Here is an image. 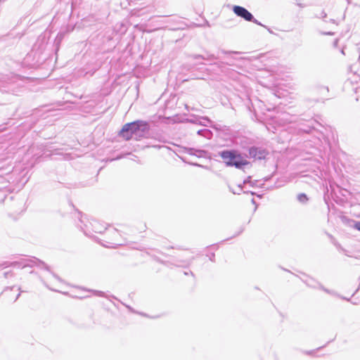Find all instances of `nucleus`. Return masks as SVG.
Returning <instances> with one entry per match:
<instances>
[{"label": "nucleus", "instance_id": "1", "mask_svg": "<svg viewBox=\"0 0 360 360\" xmlns=\"http://www.w3.org/2000/svg\"><path fill=\"white\" fill-rule=\"evenodd\" d=\"M150 129V124L148 122L139 120L125 124L119 134L126 141H129L133 138L136 140H141L146 137Z\"/></svg>", "mask_w": 360, "mask_h": 360}, {"label": "nucleus", "instance_id": "37", "mask_svg": "<svg viewBox=\"0 0 360 360\" xmlns=\"http://www.w3.org/2000/svg\"><path fill=\"white\" fill-rule=\"evenodd\" d=\"M93 231H94V232H99V233H101V231H98V229H93Z\"/></svg>", "mask_w": 360, "mask_h": 360}, {"label": "nucleus", "instance_id": "34", "mask_svg": "<svg viewBox=\"0 0 360 360\" xmlns=\"http://www.w3.org/2000/svg\"><path fill=\"white\" fill-rule=\"evenodd\" d=\"M221 64H226V65H232L231 63H229V62H226V63L221 62Z\"/></svg>", "mask_w": 360, "mask_h": 360}, {"label": "nucleus", "instance_id": "36", "mask_svg": "<svg viewBox=\"0 0 360 360\" xmlns=\"http://www.w3.org/2000/svg\"><path fill=\"white\" fill-rule=\"evenodd\" d=\"M188 122H191V123H196V122L195 120H188Z\"/></svg>", "mask_w": 360, "mask_h": 360}, {"label": "nucleus", "instance_id": "35", "mask_svg": "<svg viewBox=\"0 0 360 360\" xmlns=\"http://www.w3.org/2000/svg\"><path fill=\"white\" fill-rule=\"evenodd\" d=\"M20 295V293L19 292V293L17 295V296H16V297H15V301H16V300L19 298Z\"/></svg>", "mask_w": 360, "mask_h": 360}, {"label": "nucleus", "instance_id": "39", "mask_svg": "<svg viewBox=\"0 0 360 360\" xmlns=\"http://www.w3.org/2000/svg\"><path fill=\"white\" fill-rule=\"evenodd\" d=\"M338 39H336L334 42V45L336 46L338 44Z\"/></svg>", "mask_w": 360, "mask_h": 360}, {"label": "nucleus", "instance_id": "41", "mask_svg": "<svg viewBox=\"0 0 360 360\" xmlns=\"http://www.w3.org/2000/svg\"><path fill=\"white\" fill-rule=\"evenodd\" d=\"M196 26H200V27H202V26H204V25H196Z\"/></svg>", "mask_w": 360, "mask_h": 360}, {"label": "nucleus", "instance_id": "22", "mask_svg": "<svg viewBox=\"0 0 360 360\" xmlns=\"http://www.w3.org/2000/svg\"><path fill=\"white\" fill-rule=\"evenodd\" d=\"M321 34H323V35H333L334 32H321Z\"/></svg>", "mask_w": 360, "mask_h": 360}, {"label": "nucleus", "instance_id": "28", "mask_svg": "<svg viewBox=\"0 0 360 360\" xmlns=\"http://www.w3.org/2000/svg\"><path fill=\"white\" fill-rule=\"evenodd\" d=\"M184 274H185V275H186V276H187V275L191 274V275H192L193 276H194V274H193V273L191 271H190L189 272H186V271H185V272H184Z\"/></svg>", "mask_w": 360, "mask_h": 360}, {"label": "nucleus", "instance_id": "17", "mask_svg": "<svg viewBox=\"0 0 360 360\" xmlns=\"http://www.w3.org/2000/svg\"><path fill=\"white\" fill-rule=\"evenodd\" d=\"M317 285H319V288L321 289L322 290H323L324 292L328 293V294H331V291L326 288H324L320 283H317Z\"/></svg>", "mask_w": 360, "mask_h": 360}, {"label": "nucleus", "instance_id": "18", "mask_svg": "<svg viewBox=\"0 0 360 360\" xmlns=\"http://www.w3.org/2000/svg\"><path fill=\"white\" fill-rule=\"evenodd\" d=\"M94 295L98 297H105V292L99 290H93Z\"/></svg>", "mask_w": 360, "mask_h": 360}, {"label": "nucleus", "instance_id": "33", "mask_svg": "<svg viewBox=\"0 0 360 360\" xmlns=\"http://www.w3.org/2000/svg\"><path fill=\"white\" fill-rule=\"evenodd\" d=\"M265 28H266V29L269 31V32H270L271 34H273V33H274V32H273V31H272V30H271V29H270V28H269L267 26H266V27H265Z\"/></svg>", "mask_w": 360, "mask_h": 360}, {"label": "nucleus", "instance_id": "25", "mask_svg": "<svg viewBox=\"0 0 360 360\" xmlns=\"http://www.w3.org/2000/svg\"><path fill=\"white\" fill-rule=\"evenodd\" d=\"M201 119L207 121V122H211V120L207 117H202Z\"/></svg>", "mask_w": 360, "mask_h": 360}, {"label": "nucleus", "instance_id": "29", "mask_svg": "<svg viewBox=\"0 0 360 360\" xmlns=\"http://www.w3.org/2000/svg\"><path fill=\"white\" fill-rule=\"evenodd\" d=\"M244 193H250L252 195H255V193L253 191H243Z\"/></svg>", "mask_w": 360, "mask_h": 360}, {"label": "nucleus", "instance_id": "16", "mask_svg": "<svg viewBox=\"0 0 360 360\" xmlns=\"http://www.w3.org/2000/svg\"><path fill=\"white\" fill-rule=\"evenodd\" d=\"M250 22H254V23H255V24H257L258 25L262 26L264 27H266V25H263L262 22L258 21L256 18H255L254 16H253V19H252Z\"/></svg>", "mask_w": 360, "mask_h": 360}, {"label": "nucleus", "instance_id": "5", "mask_svg": "<svg viewBox=\"0 0 360 360\" xmlns=\"http://www.w3.org/2000/svg\"><path fill=\"white\" fill-rule=\"evenodd\" d=\"M23 86V77L20 75H13L8 79L7 90L13 94L18 93V89Z\"/></svg>", "mask_w": 360, "mask_h": 360}, {"label": "nucleus", "instance_id": "32", "mask_svg": "<svg viewBox=\"0 0 360 360\" xmlns=\"http://www.w3.org/2000/svg\"><path fill=\"white\" fill-rule=\"evenodd\" d=\"M205 25H207V27H210L209 22L206 20H205Z\"/></svg>", "mask_w": 360, "mask_h": 360}, {"label": "nucleus", "instance_id": "20", "mask_svg": "<svg viewBox=\"0 0 360 360\" xmlns=\"http://www.w3.org/2000/svg\"><path fill=\"white\" fill-rule=\"evenodd\" d=\"M209 257V259L210 261L212 262H214L215 261V255L214 253H211L210 255H207Z\"/></svg>", "mask_w": 360, "mask_h": 360}, {"label": "nucleus", "instance_id": "14", "mask_svg": "<svg viewBox=\"0 0 360 360\" xmlns=\"http://www.w3.org/2000/svg\"><path fill=\"white\" fill-rule=\"evenodd\" d=\"M243 184H238V189H237V191L233 190V189L231 187H230V186H229V191H230L232 193H233V194H237V195H240V193L243 191Z\"/></svg>", "mask_w": 360, "mask_h": 360}, {"label": "nucleus", "instance_id": "23", "mask_svg": "<svg viewBox=\"0 0 360 360\" xmlns=\"http://www.w3.org/2000/svg\"><path fill=\"white\" fill-rule=\"evenodd\" d=\"M221 53H224V54L238 53V52L226 51H224V50L221 51Z\"/></svg>", "mask_w": 360, "mask_h": 360}, {"label": "nucleus", "instance_id": "26", "mask_svg": "<svg viewBox=\"0 0 360 360\" xmlns=\"http://www.w3.org/2000/svg\"><path fill=\"white\" fill-rule=\"evenodd\" d=\"M193 259V257H192V259H189V260L186 262V266H189L191 264Z\"/></svg>", "mask_w": 360, "mask_h": 360}, {"label": "nucleus", "instance_id": "10", "mask_svg": "<svg viewBox=\"0 0 360 360\" xmlns=\"http://www.w3.org/2000/svg\"><path fill=\"white\" fill-rule=\"evenodd\" d=\"M193 58L194 59H199V58H201V59H203V60H216L218 58L217 56H215L214 54H207V56H203V55H194L193 56Z\"/></svg>", "mask_w": 360, "mask_h": 360}, {"label": "nucleus", "instance_id": "38", "mask_svg": "<svg viewBox=\"0 0 360 360\" xmlns=\"http://www.w3.org/2000/svg\"><path fill=\"white\" fill-rule=\"evenodd\" d=\"M330 22H331L332 23H335V20L334 19H330Z\"/></svg>", "mask_w": 360, "mask_h": 360}, {"label": "nucleus", "instance_id": "19", "mask_svg": "<svg viewBox=\"0 0 360 360\" xmlns=\"http://www.w3.org/2000/svg\"><path fill=\"white\" fill-rule=\"evenodd\" d=\"M327 16V14L323 11L321 12L319 15H316L317 18L325 19Z\"/></svg>", "mask_w": 360, "mask_h": 360}, {"label": "nucleus", "instance_id": "2", "mask_svg": "<svg viewBox=\"0 0 360 360\" xmlns=\"http://www.w3.org/2000/svg\"><path fill=\"white\" fill-rule=\"evenodd\" d=\"M218 155L223 160L227 167H234L238 169H243L246 166L250 167L251 163L245 159L238 150L235 149H226L218 153Z\"/></svg>", "mask_w": 360, "mask_h": 360}, {"label": "nucleus", "instance_id": "9", "mask_svg": "<svg viewBox=\"0 0 360 360\" xmlns=\"http://www.w3.org/2000/svg\"><path fill=\"white\" fill-rule=\"evenodd\" d=\"M196 133L199 136H202L207 139H211L213 136L212 131L208 129H199L196 131Z\"/></svg>", "mask_w": 360, "mask_h": 360}, {"label": "nucleus", "instance_id": "31", "mask_svg": "<svg viewBox=\"0 0 360 360\" xmlns=\"http://www.w3.org/2000/svg\"><path fill=\"white\" fill-rule=\"evenodd\" d=\"M243 230H244V229H243V228H241V229H240V231H239L237 234L234 235L233 236L235 237V236H238L240 233H241L243 231Z\"/></svg>", "mask_w": 360, "mask_h": 360}, {"label": "nucleus", "instance_id": "13", "mask_svg": "<svg viewBox=\"0 0 360 360\" xmlns=\"http://www.w3.org/2000/svg\"><path fill=\"white\" fill-rule=\"evenodd\" d=\"M317 281H314L312 278H309L305 281V283L310 288H319V285H317Z\"/></svg>", "mask_w": 360, "mask_h": 360}, {"label": "nucleus", "instance_id": "21", "mask_svg": "<svg viewBox=\"0 0 360 360\" xmlns=\"http://www.w3.org/2000/svg\"><path fill=\"white\" fill-rule=\"evenodd\" d=\"M354 227L360 231V221H356L355 222L354 225Z\"/></svg>", "mask_w": 360, "mask_h": 360}, {"label": "nucleus", "instance_id": "4", "mask_svg": "<svg viewBox=\"0 0 360 360\" xmlns=\"http://www.w3.org/2000/svg\"><path fill=\"white\" fill-rule=\"evenodd\" d=\"M249 155H245V158H254L255 160H264L269 154V151L262 147L250 146L248 148Z\"/></svg>", "mask_w": 360, "mask_h": 360}, {"label": "nucleus", "instance_id": "8", "mask_svg": "<svg viewBox=\"0 0 360 360\" xmlns=\"http://www.w3.org/2000/svg\"><path fill=\"white\" fill-rule=\"evenodd\" d=\"M78 215H79V222L80 224H77L78 227L81 229V231H82L84 232V233L86 236H90L91 235V231L89 229V226L86 224H84L83 219H82V214L81 212H78Z\"/></svg>", "mask_w": 360, "mask_h": 360}, {"label": "nucleus", "instance_id": "12", "mask_svg": "<svg viewBox=\"0 0 360 360\" xmlns=\"http://www.w3.org/2000/svg\"><path fill=\"white\" fill-rule=\"evenodd\" d=\"M297 199L302 204L307 203V201L309 200L307 195L303 193L298 194L297 196Z\"/></svg>", "mask_w": 360, "mask_h": 360}, {"label": "nucleus", "instance_id": "6", "mask_svg": "<svg viewBox=\"0 0 360 360\" xmlns=\"http://www.w3.org/2000/svg\"><path fill=\"white\" fill-rule=\"evenodd\" d=\"M233 13L238 17L249 22L253 19V15L245 7L240 6H234L233 7Z\"/></svg>", "mask_w": 360, "mask_h": 360}, {"label": "nucleus", "instance_id": "15", "mask_svg": "<svg viewBox=\"0 0 360 360\" xmlns=\"http://www.w3.org/2000/svg\"><path fill=\"white\" fill-rule=\"evenodd\" d=\"M257 181H251V176H248L243 182V184H249L250 185V186L252 187H255L256 186V184H257Z\"/></svg>", "mask_w": 360, "mask_h": 360}, {"label": "nucleus", "instance_id": "43", "mask_svg": "<svg viewBox=\"0 0 360 360\" xmlns=\"http://www.w3.org/2000/svg\"><path fill=\"white\" fill-rule=\"evenodd\" d=\"M50 290L54 291V289H52L51 288H49Z\"/></svg>", "mask_w": 360, "mask_h": 360}, {"label": "nucleus", "instance_id": "40", "mask_svg": "<svg viewBox=\"0 0 360 360\" xmlns=\"http://www.w3.org/2000/svg\"><path fill=\"white\" fill-rule=\"evenodd\" d=\"M199 124H202V125H203V126H207V124H202V122H200Z\"/></svg>", "mask_w": 360, "mask_h": 360}, {"label": "nucleus", "instance_id": "3", "mask_svg": "<svg viewBox=\"0 0 360 360\" xmlns=\"http://www.w3.org/2000/svg\"><path fill=\"white\" fill-rule=\"evenodd\" d=\"M10 266H16L18 268L23 269L26 266H37L39 268L44 269L46 270L47 271L50 272L54 278H56L57 280L60 281V278L59 276L54 273H53L50 270V267L43 261L40 260L37 257H32L29 259H25L22 262H13L10 263Z\"/></svg>", "mask_w": 360, "mask_h": 360}, {"label": "nucleus", "instance_id": "7", "mask_svg": "<svg viewBox=\"0 0 360 360\" xmlns=\"http://www.w3.org/2000/svg\"><path fill=\"white\" fill-rule=\"evenodd\" d=\"M318 124V122L315 120H307V123L300 122L298 124V133L299 134H310L312 131L315 130V125Z\"/></svg>", "mask_w": 360, "mask_h": 360}, {"label": "nucleus", "instance_id": "24", "mask_svg": "<svg viewBox=\"0 0 360 360\" xmlns=\"http://www.w3.org/2000/svg\"><path fill=\"white\" fill-rule=\"evenodd\" d=\"M314 352H315V351H314V350H311V351H307V352H305L304 353H305V354H308V355H310V354H314Z\"/></svg>", "mask_w": 360, "mask_h": 360}, {"label": "nucleus", "instance_id": "11", "mask_svg": "<svg viewBox=\"0 0 360 360\" xmlns=\"http://www.w3.org/2000/svg\"><path fill=\"white\" fill-rule=\"evenodd\" d=\"M189 154L195 155L198 157H202L205 154V151L203 150H196L195 148H189Z\"/></svg>", "mask_w": 360, "mask_h": 360}, {"label": "nucleus", "instance_id": "44", "mask_svg": "<svg viewBox=\"0 0 360 360\" xmlns=\"http://www.w3.org/2000/svg\"><path fill=\"white\" fill-rule=\"evenodd\" d=\"M50 290L54 291V289H52L51 288H49Z\"/></svg>", "mask_w": 360, "mask_h": 360}, {"label": "nucleus", "instance_id": "30", "mask_svg": "<svg viewBox=\"0 0 360 360\" xmlns=\"http://www.w3.org/2000/svg\"><path fill=\"white\" fill-rule=\"evenodd\" d=\"M11 271H7L4 273V277L8 278V275L11 274Z\"/></svg>", "mask_w": 360, "mask_h": 360}, {"label": "nucleus", "instance_id": "42", "mask_svg": "<svg viewBox=\"0 0 360 360\" xmlns=\"http://www.w3.org/2000/svg\"><path fill=\"white\" fill-rule=\"evenodd\" d=\"M50 290L54 291V289H52L51 288H49Z\"/></svg>", "mask_w": 360, "mask_h": 360}, {"label": "nucleus", "instance_id": "27", "mask_svg": "<svg viewBox=\"0 0 360 360\" xmlns=\"http://www.w3.org/2000/svg\"><path fill=\"white\" fill-rule=\"evenodd\" d=\"M251 202H252V203L253 205H255V209H256V208H257V203H256L255 200L254 198H252V199L251 200Z\"/></svg>", "mask_w": 360, "mask_h": 360}]
</instances>
